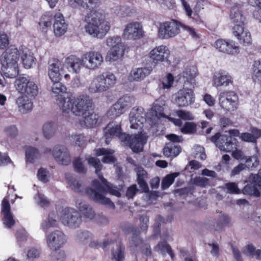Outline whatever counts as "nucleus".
<instances>
[{"label": "nucleus", "instance_id": "obj_1", "mask_svg": "<svg viewBox=\"0 0 261 261\" xmlns=\"http://www.w3.org/2000/svg\"><path fill=\"white\" fill-rule=\"evenodd\" d=\"M88 164L95 169V173L100 179L105 187L96 180L92 181V188L84 189V186L82 182L78 180L72 174L66 173L65 178L67 182V187L70 188L74 192L83 194L85 193L90 198L99 203L107 205L110 208L114 210L115 206L110 199L107 198L105 195L109 192L111 194L118 197L121 196L119 189L113 187L110 183L103 178L100 173L102 165L99 160L94 157L86 156Z\"/></svg>", "mask_w": 261, "mask_h": 261}, {"label": "nucleus", "instance_id": "obj_2", "mask_svg": "<svg viewBox=\"0 0 261 261\" xmlns=\"http://www.w3.org/2000/svg\"><path fill=\"white\" fill-rule=\"evenodd\" d=\"M57 104L65 115L70 113L80 117L88 113L92 109V99L88 95H82L77 97L68 95L66 97H59Z\"/></svg>", "mask_w": 261, "mask_h": 261}, {"label": "nucleus", "instance_id": "obj_3", "mask_svg": "<svg viewBox=\"0 0 261 261\" xmlns=\"http://www.w3.org/2000/svg\"><path fill=\"white\" fill-rule=\"evenodd\" d=\"M85 30L93 38L101 39L110 30V24L106 20L105 14L99 11H93L85 17Z\"/></svg>", "mask_w": 261, "mask_h": 261}, {"label": "nucleus", "instance_id": "obj_4", "mask_svg": "<svg viewBox=\"0 0 261 261\" xmlns=\"http://www.w3.org/2000/svg\"><path fill=\"white\" fill-rule=\"evenodd\" d=\"M19 59V48L15 46H10L2 54L0 58L2 70L6 77L14 78L18 74Z\"/></svg>", "mask_w": 261, "mask_h": 261}, {"label": "nucleus", "instance_id": "obj_5", "mask_svg": "<svg viewBox=\"0 0 261 261\" xmlns=\"http://www.w3.org/2000/svg\"><path fill=\"white\" fill-rule=\"evenodd\" d=\"M116 77L110 72H103L96 76L88 86L91 93H101L107 91L116 83Z\"/></svg>", "mask_w": 261, "mask_h": 261}, {"label": "nucleus", "instance_id": "obj_6", "mask_svg": "<svg viewBox=\"0 0 261 261\" xmlns=\"http://www.w3.org/2000/svg\"><path fill=\"white\" fill-rule=\"evenodd\" d=\"M106 43L111 48L106 56V60L110 62L120 60L125 50V46L122 42L121 38L118 36H110L107 38Z\"/></svg>", "mask_w": 261, "mask_h": 261}, {"label": "nucleus", "instance_id": "obj_7", "mask_svg": "<svg viewBox=\"0 0 261 261\" xmlns=\"http://www.w3.org/2000/svg\"><path fill=\"white\" fill-rule=\"evenodd\" d=\"M58 214L62 223L71 228L79 227L82 222L79 212L72 207H66L59 210Z\"/></svg>", "mask_w": 261, "mask_h": 261}, {"label": "nucleus", "instance_id": "obj_8", "mask_svg": "<svg viewBox=\"0 0 261 261\" xmlns=\"http://www.w3.org/2000/svg\"><path fill=\"white\" fill-rule=\"evenodd\" d=\"M16 90L27 97L34 99L38 93L37 85L29 76H19L15 81Z\"/></svg>", "mask_w": 261, "mask_h": 261}, {"label": "nucleus", "instance_id": "obj_9", "mask_svg": "<svg viewBox=\"0 0 261 261\" xmlns=\"http://www.w3.org/2000/svg\"><path fill=\"white\" fill-rule=\"evenodd\" d=\"M135 102V98L133 96L127 94L123 95L111 107L107 112V115L111 119L119 117Z\"/></svg>", "mask_w": 261, "mask_h": 261}, {"label": "nucleus", "instance_id": "obj_10", "mask_svg": "<svg viewBox=\"0 0 261 261\" xmlns=\"http://www.w3.org/2000/svg\"><path fill=\"white\" fill-rule=\"evenodd\" d=\"M181 22L176 20H171L161 23L158 28V36L163 39L176 36L180 32Z\"/></svg>", "mask_w": 261, "mask_h": 261}, {"label": "nucleus", "instance_id": "obj_11", "mask_svg": "<svg viewBox=\"0 0 261 261\" xmlns=\"http://www.w3.org/2000/svg\"><path fill=\"white\" fill-rule=\"evenodd\" d=\"M238 96L232 91H222L219 95V102L220 107L227 111H233L238 107Z\"/></svg>", "mask_w": 261, "mask_h": 261}, {"label": "nucleus", "instance_id": "obj_12", "mask_svg": "<svg viewBox=\"0 0 261 261\" xmlns=\"http://www.w3.org/2000/svg\"><path fill=\"white\" fill-rule=\"evenodd\" d=\"M211 140L221 150L225 152H230L237 146L236 139L227 135L217 133L211 138Z\"/></svg>", "mask_w": 261, "mask_h": 261}, {"label": "nucleus", "instance_id": "obj_13", "mask_svg": "<svg viewBox=\"0 0 261 261\" xmlns=\"http://www.w3.org/2000/svg\"><path fill=\"white\" fill-rule=\"evenodd\" d=\"M173 102L178 107H187L195 101V94L191 89H180L172 96Z\"/></svg>", "mask_w": 261, "mask_h": 261}, {"label": "nucleus", "instance_id": "obj_14", "mask_svg": "<svg viewBox=\"0 0 261 261\" xmlns=\"http://www.w3.org/2000/svg\"><path fill=\"white\" fill-rule=\"evenodd\" d=\"M68 238L61 230H56L46 236L47 247L52 250H59L67 243Z\"/></svg>", "mask_w": 261, "mask_h": 261}, {"label": "nucleus", "instance_id": "obj_15", "mask_svg": "<svg viewBox=\"0 0 261 261\" xmlns=\"http://www.w3.org/2000/svg\"><path fill=\"white\" fill-rule=\"evenodd\" d=\"M144 36L143 27L140 22L132 21L124 26L122 33L124 39L136 40L142 38Z\"/></svg>", "mask_w": 261, "mask_h": 261}, {"label": "nucleus", "instance_id": "obj_16", "mask_svg": "<svg viewBox=\"0 0 261 261\" xmlns=\"http://www.w3.org/2000/svg\"><path fill=\"white\" fill-rule=\"evenodd\" d=\"M85 68L90 70H95L99 68L103 63L102 54L97 51L91 50L83 55Z\"/></svg>", "mask_w": 261, "mask_h": 261}, {"label": "nucleus", "instance_id": "obj_17", "mask_svg": "<svg viewBox=\"0 0 261 261\" xmlns=\"http://www.w3.org/2000/svg\"><path fill=\"white\" fill-rule=\"evenodd\" d=\"M129 121L131 128L140 129L146 122V113L140 107H134L129 114Z\"/></svg>", "mask_w": 261, "mask_h": 261}, {"label": "nucleus", "instance_id": "obj_18", "mask_svg": "<svg viewBox=\"0 0 261 261\" xmlns=\"http://www.w3.org/2000/svg\"><path fill=\"white\" fill-rule=\"evenodd\" d=\"M170 55L169 48L164 45L155 46L149 53V57L154 63L166 62L168 64H171L169 60Z\"/></svg>", "mask_w": 261, "mask_h": 261}, {"label": "nucleus", "instance_id": "obj_19", "mask_svg": "<svg viewBox=\"0 0 261 261\" xmlns=\"http://www.w3.org/2000/svg\"><path fill=\"white\" fill-rule=\"evenodd\" d=\"M248 184L243 189L245 194L259 196V189H261V169L258 170L257 174H251L249 178Z\"/></svg>", "mask_w": 261, "mask_h": 261}, {"label": "nucleus", "instance_id": "obj_20", "mask_svg": "<svg viewBox=\"0 0 261 261\" xmlns=\"http://www.w3.org/2000/svg\"><path fill=\"white\" fill-rule=\"evenodd\" d=\"M215 47L219 51L231 55H237L240 53V47L232 40L218 39L215 41Z\"/></svg>", "mask_w": 261, "mask_h": 261}, {"label": "nucleus", "instance_id": "obj_21", "mask_svg": "<svg viewBox=\"0 0 261 261\" xmlns=\"http://www.w3.org/2000/svg\"><path fill=\"white\" fill-rule=\"evenodd\" d=\"M104 135L106 138V143L109 144L110 140L114 137L119 138L121 141H125L127 135L121 132V126L117 122H110L104 129Z\"/></svg>", "mask_w": 261, "mask_h": 261}, {"label": "nucleus", "instance_id": "obj_22", "mask_svg": "<svg viewBox=\"0 0 261 261\" xmlns=\"http://www.w3.org/2000/svg\"><path fill=\"white\" fill-rule=\"evenodd\" d=\"M213 86L216 88L227 87L233 85L232 76L225 70H220L214 73L212 77Z\"/></svg>", "mask_w": 261, "mask_h": 261}, {"label": "nucleus", "instance_id": "obj_23", "mask_svg": "<svg viewBox=\"0 0 261 261\" xmlns=\"http://www.w3.org/2000/svg\"><path fill=\"white\" fill-rule=\"evenodd\" d=\"M111 248V259L113 261H122L125 256V248L118 241H105L103 242V247Z\"/></svg>", "mask_w": 261, "mask_h": 261}, {"label": "nucleus", "instance_id": "obj_24", "mask_svg": "<svg viewBox=\"0 0 261 261\" xmlns=\"http://www.w3.org/2000/svg\"><path fill=\"white\" fill-rule=\"evenodd\" d=\"M55 160L60 164L68 165L71 163V159L68 149L63 145H55L52 151Z\"/></svg>", "mask_w": 261, "mask_h": 261}, {"label": "nucleus", "instance_id": "obj_25", "mask_svg": "<svg viewBox=\"0 0 261 261\" xmlns=\"http://www.w3.org/2000/svg\"><path fill=\"white\" fill-rule=\"evenodd\" d=\"M48 75L51 82L61 80L62 62L57 58H51L48 62Z\"/></svg>", "mask_w": 261, "mask_h": 261}, {"label": "nucleus", "instance_id": "obj_26", "mask_svg": "<svg viewBox=\"0 0 261 261\" xmlns=\"http://www.w3.org/2000/svg\"><path fill=\"white\" fill-rule=\"evenodd\" d=\"M232 34L241 44L248 46L252 43V37L249 30L243 25L234 26Z\"/></svg>", "mask_w": 261, "mask_h": 261}, {"label": "nucleus", "instance_id": "obj_27", "mask_svg": "<svg viewBox=\"0 0 261 261\" xmlns=\"http://www.w3.org/2000/svg\"><path fill=\"white\" fill-rule=\"evenodd\" d=\"M53 28L55 35L57 37L61 36L67 30L68 24L63 15L60 12H57L54 15Z\"/></svg>", "mask_w": 261, "mask_h": 261}, {"label": "nucleus", "instance_id": "obj_28", "mask_svg": "<svg viewBox=\"0 0 261 261\" xmlns=\"http://www.w3.org/2000/svg\"><path fill=\"white\" fill-rule=\"evenodd\" d=\"M147 140L145 134L141 133L135 135H131L128 139L129 146L134 152L142 151L143 146Z\"/></svg>", "mask_w": 261, "mask_h": 261}, {"label": "nucleus", "instance_id": "obj_29", "mask_svg": "<svg viewBox=\"0 0 261 261\" xmlns=\"http://www.w3.org/2000/svg\"><path fill=\"white\" fill-rule=\"evenodd\" d=\"M65 64L67 68H70L72 72L79 73L82 68H85V61L83 55L81 58L71 55L65 60Z\"/></svg>", "mask_w": 261, "mask_h": 261}, {"label": "nucleus", "instance_id": "obj_30", "mask_svg": "<svg viewBox=\"0 0 261 261\" xmlns=\"http://www.w3.org/2000/svg\"><path fill=\"white\" fill-rule=\"evenodd\" d=\"M198 74L197 69L196 67L191 66L186 67L181 74L185 84H189L193 88L196 86L197 82L195 77Z\"/></svg>", "mask_w": 261, "mask_h": 261}, {"label": "nucleus", "instance_id": "obj_31", "mask_svg": "<svg viewBox=\"0 0 261 261\" xmlns=\"http://www.w3.org/2000/svg\"><path fill=\"white\" fill-rule=\"evenodd\" d=\"M166 104V100L164 97H160L156 99L152 105L150 113L154 119H160L162 118H166V116L164 113V107Z\"/></svg>", "mask_w": 261, "mask_h": 261}, {"label": "nucleus", "instance_id": "obj_32", "mask_svg": "<svg viewBox=\"0 0 261 261\" xmlns=\"http://www.w3.org/2000/svg\"><path fill=\"white\" fill-rule=\"evenodd\" d=\"M19 57L24 68L27 69L31 68L33 65L35 64V58L33 54L27 47L21 46L19 48Z\"/></svg>", "mask_w": 261, "mask_h": 261}, {"label": "nucleus", "instance_id": "obj_33", "mask_svg": "<svg viewBox=\"0 0 261 261\" xmlns=\"http://www.w3.org/2000/svg\"><path fill=\"white\" fill-rule=\"evenodd\" d=\"M152 71L151 67L137 68L132 70L128 76L130 81H141L149 75Z\"/></svg>", "mask_w": 261, "mask_h": 261}, {"label": "nucleus", "instance_id": "obj_34", "mask_svg": "<svg viewBox=\"0 0 261 261\" xmlns=\"http://www.w3.org/2000/svg\"><path fill=\"white\" fill-rule=\"evenodd\" d=\"M75 206L86 218L92 220L95 218V212L92 207L85 201L82 200H77L75 202Z\"/></svg>", "mask_w": 261, "mask_h": 261}, {"label": "nucleus", "instance_id": "obj_35", "mask_svg": "<svg viewBox=\"0 0 261 261\" xmlns=\"http://www.w3.org/2000/svg\"><path fill=\"white\" fill-rule=\"evenodd\" d=\"M80 117L81 119L80 123L82 126L92 127L97 123L96 115L94 114L93 109L89 111L88 113H85L84 115H82Z\"/></svg>", "mask_w": 261, "mask_h": 261}, {"label": "nucleus", "instance_id": "obj_36", "mask_svg": "<svg viewBox=\"0 0 261 261\" xmlns=\"http://www.w3.org/2000/svg\"><path fill=\"white\" fill-rule=\"evenodd\" d=\"M32 99L24 95L18 97L16 100V103L18 105L19 111L25 113L30 111L33 107Z\"/></svg>", "mask_w": 261, "mask_h": 261}, {"label": "nucleus", "instance_id": "obj_37", "mask_svg": "<svg viewBox=\"0 0 261 261\" xmlns=\"http://www.w3.org/2000/svg\"><path fill=\"white\" fill-rule=\"evenodd\" d=\"M57 129V124L55 122L48 121L45 122L42 127L43 136L47 139L51 138L55 135Z\"/></svg>", "mask_w": 261, "mask_h": 261}, {"label": "nucleus", "instance_id": "obj_38", "mask_svg": "<svg viewBox=\"0 0 261 261\" xmlns=\"http://www.w3.org/2000/svg\"><path fill=\"white\" fill-rule=\"evenodd\" d=\"M180 151V147L174 143L166 144L163 149L164 156L167 158H175L179 154Z\"/></svg>", "mask_w": 261, "mask_h": 261}, {"label": "nucleus", "instance_id": "obj_39", "mask_svg": "<svg viewBox=\"0 0 261 261\" xmlns=\"http://www.w3.org/2000/svg\"><path fill=\"white\" fill-rule=\"evenodd\" d=\"M58 226V221L56 214L54 212H50L48 217L44 220L41 223V228L44 231H47L49 229Z\"/></svg>", "mask_w": 261, "mask_h": 261}, {"label": "nucleus", "instance_id": "obj_40", "mask_svg": "<svg viewBox=\"0 0 261 261\" xmlns=\"http://www.w3.org/2000/svg\"><path fill=\"white\" fill-rule=\"evenodd\" d=\"M261 137V130L257 128H252L251 133H244L240 135L241 139L245 142H255Z\"/></svg>", "mask_w": 261, "mask_h": 261}, {"label": "nucleus", "instance_id": "obj_41", "mask_svg": "<svg viewBox=\"0 0 261 261\" xmlns=\"http://www.w3.org/2000/svg\"><path fill=\"white\" fill-rule=\"evenodd\" d=\"M25 154L26 162L30 163L35 162L41 156L39 150L31 146H27L25 147Z\"/></svg>", "mask_w": 261, "mask_h": 261}, {"label": "nucleus", "instance_id": "obj_42", "mask_svg": "<svg viewBox=\"0 0 261 261\" xmlns=\"http://www.w3.org/2000/svg\"><path fill=\"white\" fill-rule=\"evenodd\" d=\"M114 151L111 149L105 148H99L96 150V154L97 156L103 155L102 159L104 163L112 164L115 162V158L113 156Z\"/></svg>", "mask_w": 261, "mask_h": 261}, {"label": "nucleus", "instance_id": "obj_43", "mask_svg": "<svg viewBox=\"0 0 261 261\" xmlns=\"http://www.w3.org/2000/svg\"><path fill=\"white\" fill-rule=\"evenodd\" d=\"M61 80H57L56 82H52L53 84L51 87V92L53 96H58L57 100L59 97H64L63 94L67 93V88L61 82Z\"/></svg>", "mask_w": 261, "mask_h": 261}, {"label": "nucleus", "instance_id": "obj_44", "mask_svg": "<svg viewBox=\"0 0 261 261\" xmlns=\"http://www.w3.org/2000/svg\"><path fill=\"white\" fill-rule=\"evenodd\" d=\"M52 20L53 15L49 13H46L41 16L39 25L42 32L46 33L51 28Z\"/></svg>", "mask_w": 261, "mask_h": 261}, {"label": "nucleus", "instance_id": "obj_45", "mask_svg": "<svg viewBox=\"0 0 261 261\" xmlns=\"http://www.w3.org/2000/svg\"><path fill=\"white\" fill-rule=\"evenodd\" d=\"M93 238L92 233L89 231L80 230L76 232L74 239L76 242L82 244H88L90 240Z\"/></svg>", "mask_w": 261, "mask_h": 261}, {"label": "nucleus", "instance_id": "obj_46", "mask_svg": "<svg viewBox=\"0 0 261 261\" xmlns=\"http://www.w3.org/2000/svg\"><path fill=\"white\" fill-rule=\"evenodd\" d=\"M230 17L231 22L234 24V26H245V18L238 9L234 8L231 11Z\"/></svg>", "mask_w": 261, "mask_h": 261}, {"label": "nucleus", "instance_id": "obj_47", "mask_svg": "<svg viewBox=\"0 0 261 261\" xmlns=\"http://www.w3.org/2000/svg\"><path fill=\"white\" fill-rule=\"evenodd\" d=\"M251 71L253 80L256 82H261V59L254 61Z\"/></svg>", "mask_w": 261, "mask_h": 261}, {"label": "nucleus", "instance_id": "obj_48", "mask_svg": "<svg viewBox=\"0 0 261 261\" xmlns=\"http://www.w3.org/2000/svg\"><path fill=\"white\" fill-rule=\"evenodd\" d=\"M138 176V183L141 190L144 192H147L149 190L147 183L145 181V178L146 177V171L142 168H139L137 171Z\"/></svg>", "mask_w": 261, "mask_h": 261}, {"label": "nucleus", "instance_id": "obj_49", "mask_svg": "<svg viewBox=\"0 0 261 261\" xmlns=\"http://www.w3.org/2000/svg\"><path fill=\"white\" fill-rule=\"evenodd\" d=\"M179 175L178 172H174L166 175L162 180V188L163 190L168 189L174 182L175 178Z\"/></svg>", "mask_w": 261, "mask_h": 261}, {"label": "nucleus", "instance_id": "obj_50", "mask_svg": "<svg viewBox=\"0 0 261 261\" xmlns=\"http://www.w3.org/2000/svg\"><path fill=\"white\" fill-rule=\"evenodd\" d=\"M243 253L247 256L254 257L257 259H261V251L259 249H255L252 245H248L243 250Z\"/></svg>", "mask_w": 261, "mask_h": 261}, {"label": "nucleus", "instance_id": "obj_51", "mask_svg": "<svg viewBox=\"0 0 261 261\" xmlns=\"http://www.w3.org/2000/svg\"><path fill=\"white\" fill-rule=\"evenodd\" d=\"M154 250L162 254L168 253L171 256V258H173V254L172 252L171 247L166 242H161L154 248Z\"/></svg>", "mask_w": 261, "mask_h": 261}, {"label": "nucleus", "instance_id": "obj_52", "mask_svg": "<svg viewBox=\"0 0 261 261\" xmlns=\"http://www.w3.org/2000/svg\"><path fill=\"white\" fill-rule=\"evenodd\" d=\"M143 243V241L140 239L138 235L134 233L129 241V247L133 250L136 251L141 248Z\"/></svg>", "mask_w": 261, "mask_h": 261}, {"label": "nucleus", "instance_id": "obj_53", "mask_svg": "<svg viewBox=\"0 0 261 261\" xmlns=\"http://www.w3.org/2000/svg\"><path fill=\"white\" fill-rule=\"evenodd\" d=\"M40 254V249L35 247H31L27 251L25 261H34L35 259L39 257Z\"/></svg>", "mask_w": 261, "mask_h": 261}, {"label": "nucleus", "instance_id": "obj_54", "mask_svg": "<svg viewBox=\"0 0 261 261\" xmlns=\"http://www.w3.org/2000/svg\"><path fill=\"white\" fill-rule=\"evenodd\" d=\"M34 200L36 203L41 207H47L49 205L50 202L48 199L41 193H37L34 196Z\"/></svg>", "mask_w": 261, "mask_h": 261}, {"label": "nucleus", "instance_id": "obj_55", "mask_svg": "<svg viewBox=\"0 0 261 261\" xmlns=\"http://www.w3.org/2000/svg\"><path fill=\"white\" fill-rule=\"evenodd\" d=\"M37 176L38 179L44 183L49 181L50 177L49 171L43 168L38 170Z\"/></svg>", "mask_w": 261, "mask_h": 261}, {"label": "nucleus", "instance_id": "obj_56", "mask_svg": "<svg viewBox=\"0 0 261 261\" xmlns=\"http://www.w3.org/2000/svg\"><path fill=\"white\" fill-rule=\"evenodd\" d=\"M73 165L76 172L81 173H85L87 172V169L81 158H76L73 162Z\"/></svg>", "mask_w": 261, "mask_h": 261}, {"label": "nucleus", "instance_id": "obj_57", "mask_svg": "<svg viewBox=\"0 0 261 261\" xmlns=\"http://www.w3.org/2000/svg\"><path fill=\"white\" fill-rule=\"evenodd\" d=\"M176 115L180 118L184 120H193L194 116L192 113L188 111L179 110L176 111Z\"/></svg>", "mask_w": 261, "mask_h": 261}, {"label": "nucleus", "instance_id": "obj_58", "mask_svg": "<svg viewBox=\"0 0 261 261\" xmlns=\"http://www.w3.org/2000/svg\"><path fill=\"white\" fill-rule=\"evenodd\" d=\"M66 257L64 250H53L50 254L51 261H64Z\"/></svg>", "mask_w": 261, "mask_h": 261}, {"label": "nucleus", "instance_id": "obj_59", "mask_svg": "<svg viewBox=\"0 0 261 261\" xmlns=\"http://www.w3.org/2000/svg\"><path fill=\"white\" fill-rule=\"evenodd\" d=\"M180 130L184 134H193L196 132V125L193 122H186Z\"/></svg>", "mask_w": 261, "mask_h": 261}, {"label": "nucleus", "instance_id": "obj_60", "mask_svg": "<svg viewBox=\"0 0 261 261\" xmlns=\"http://www.w3.org/2000/svg\"><path fill=\"white\" fill-rule=\"evenodd\" d=\"M3 221L5 227L8 228H10L15 224V220L11 213L4 214Z\"/></svg>", "mask_w": 261, "mask_h": 261}, {"label": "nucleus", "instance_id": "obj_61", "mask_svg": "<svg viewBox=\"0 0 261 261\" xmlns=\"http://www.w3.org/2000/svg\"><path fill=\"white\" fill-rule=\"evenodd\" d=\"M116 10L117 15L122 17L128 16L132 13L131 9L126 6H121Z\"/></svg>", "mask_w": 261, "mask_h": 261}, {"label": "nucleus", "instance_id": "obj_62", "mask_svg": "<svg viewBox=\"0 0 261 261\" xmlns=\"http://www.w3.org/2000/svg\"><path fill=\"white\" fill-rule=\"evenodd\" d=\"M174 82V77L171 73H168L163 79L162 82L164 89H169L172 86Z\"/></svg>", "mask_w": 261, "mask_h": 261}, {"label": "nucleus", "instance_id": "obj_63", "mask_svg": "<svg viewBox=\"0 0 261 261\" xmlns=\"http://www.w3.org/2000/svg\"><path fill=\"white\" fill-rule=\"evenodd\" d=\"M180 28H182L184 31L189 33L193 39H197L199 38V35L194 28L186 25L181 23Z\"/></svg>", "mask_w": 261, "mask_h": 261}, {"label": "nucleus", "instance_id": "obj_64", "mask_svg": "<svg viewBox=\"0 0 261 261\" xmlns=\"http://www.w3.org/2000/svg\"><path fill=\"white\" fill-rule=\"evenodd\" d=\"M208 179L204 177H196L192 179V183L196 186L204 187L207 184Z\"/></svg>", "mask_w": 261, "mask_h": 261}]
</instances>
